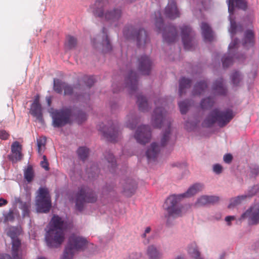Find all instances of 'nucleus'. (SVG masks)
Masks as SVG:
<instances>
[{
	"label": "nucleus",
	"instance_id": "nucleus-10",
	"mask_svg": "<svg viewBox=\"0 0 259 259\" xmlns=\"http://www.w3.org/2000/svg\"><path fill=\"white\" fill-rule=\"evenodd\" d=\"M227 3L228 6V11L230 14L229 18L230 22V28L229 29V31L231 37H233V35L236 33L237 31V26L232 16L234 5H235L236 7L243 10H245L247 6L245 0H227Z\"/></svg>",
	"mask_w": 259,
	"mask_h": 259
},
{
	"label": "nucleus",
	"instance_id": "nucleus-4",
	"mask_svg": "<svg viewBox=\"0 0 259 259\" xmlns=\"http://www.w3.org/2000/svg\"><path fill=\"white\" fill-rule=\"evenodd\" d=\"M108 4L107 0H96L94 4L90 6L88 11L96 17L105 18L112 25L117 26V22L121 16V11L119 9H112L104 12Z\"/></svg>",
	"mask_w": 259,
	"mask_h": 259
},
{
	"label": "nucleus",
	"instance_id": "nucleus-2",
	"mask_svg": "<svg viewBox=\"0 0 259 259\" xmlns=\"http://www.w3.org/2000/svg\"><path fill=\"white\" fill-rule=\"evenodd\" d=\"M69 224L65 219L54 215L46 229L45 239L50 247H58L64 240V230Z\"/></svg>",
	"mask_w": 259,
	"mask_h": 259
},
{
	"label": "nucleus",
	"instance_id": "nucleus-28",
	"mask_svg": "<svg viewBox=\"0 0 259 259\" xmlns=\"http://www.w3.org/2000/svg\"><path fill=\"white\" fill-rule=\"evenodd\" d=\"M213 89L214 92L218 95H225L227 93V89L224 85L223 79L221 78L215 81Z\"/></svg>",
	"mask_w": 259,
	"mask_h": 259
},
{
	"label": "nucleus",
	"instance_id": "nucleus-25",
	"mask_svg": "<svg viewBox=\"0 0 259 259\" xmlns=\"http://www.w3.org/2000/svg\"><path fill=\"white\" fill-rule=\"evenodd\" d=\"M200 27L204 40L208 41L212 40L213 38V34L210 26L205 22H202Z\"/></svg>",
	"mask_w": 259,
	"mask_h": 259
},
{
	"label": "nucleus",
	"instance_id": "nucleus-23",
	"mask_svg": "<svg viewBox=\"0 0 259 259\" xmlns=\"http://www.w3.org/2000/svg\"><path fill=\"white\" fill-rule=\"evenodd\" d=\"M166 16L170 19H175L180 16L179 12L174 2H169L165 9Z\"/></svg>",
	"mask_w": 259,
	"mask_h": 259
},
{
	"label": "nucleus",
	"instance_id": "nucleus-24",
	"mask_svg": "<svg viewBox=\"0 0 259 259\" xmlns=\"http://www.w3.org/2000/svg\"><path fill=\"white\" fill-rule=\"evenodd\" d=\"M218 198L213 196L202 195L198 197L195 203L196 207H200L218 201Z\"/></svg>",
	"mask_w": 259,
	"mask_h": 259
},
{
	"label": "nucleus",
	"instance_id": "nucleus-43",
	"mask_svg": "<svg viewBox=\"0 0 259 259\" xmlns=\"http://www.w3.org/2000/svg\"><path fill=\"white\" fill-rule=\"evenodd\" d=\"M12 154L10 156V159L13 162H16L18 161H20L22 158V155L21 152H12Z\"/></svg>",
	"mask_w": 259,
	"mask_h": 259
},
{
	"label": "nucleus",
	"instance_id": "nucleus-44",
	"mask_svg": "<svg viewBox=\"0 0 259 259\" xmlns=\"http://www.w3.org/2000/svg\"><path fill=\"white\" fill-rule=\"evenodd\" d=\"M179 106L181 112L182 114H185L186 113L188 109L189 103L187 101L180 102L179 103Z\"/></svg>",
	"mask_w": 259,
	"mask_h": 259
},
{
	"label": "nucleus",
	"instance_id": "nucleus-17",
	"mask_svg": "<svg viewBox=\"0 0 259 259\" xmlns=\"http://www.w3.org/2000/svg\"><path fill=\"white\" fill-rule=\"evenodd\" d=\"M54 89L56 92L59 94L62 93L63 90H64L65 95H71L75 92L76 89L75 88L73 89L71 86L62 82L58 79H54Z\"/></svg>",
	"mask_w": 259,
	"mask_h": 259
},
{
	"label": "nucleus",
	"instance_id": "nucleus-37",
	"mask_svg": "<svg viewBox=\"0 0 259 259\" xmlns=\"http://www.w3.org/2000/svg\"><path fill=\"white\" fill-rule=\"evenodd\" d=\"M24 178L28 182H30L33 179L34 172L32 167L31 166H28L25 169L24 172Z\"/></svg>",
	"mask_w": 259,
	"mask_h": 259
},
{
	"label": "nucleus",
	"instance_id": "nucleus-62",
	"mask_svg": "<svg viewBox=\"0 0 259 259\" xmlns=\"http://www.w3.org/2000/svg\"><path fill=\"white\" fill-rule=\"evenodd\" d=\"M176 166L178 167H185L186 166V162H183V163H180L178 162L176 163Z\"/></svg>",
	"mask_w": 259,
	"mask_h": 259
},
{
	"label": "nucleus",
	"instance_id": "nucleus-57",
	"mask_svg": "<svg viewBox=\"0 0 259 259\" xmlns=\"http://www.w3.org/2000/svg\"><path fill=\"white\" fill-rule=\"evenodd\" d=\"M84 80L89 87H91L94 83V79L92 77H85Z\"/></svg>",
	"mask_w": 259,
	"mask_h": 259
},
{
	"label": "nucleus",
	"instance_id": "nucleus-27",
	"mask_svg": "<svg viewBox=\"0 0 259 259\" xmlns=\"http://www.w3.org/2000/svg\"><path fill=\"white\" fill-rule=\"evenodd\" d=\"M126 87L132 91H135L137 87V77L136 73L131 72L126 79Z\"/></svg>",
	"mask_w": 259,
	"mask_h": 259
},
{
	"label": "nucleus",
	"instance_id": "nucleus-14",
	"mask_svg": "<svg viewBox=\"0 0 259 259\" xmlns=\"http://www.w3.org/2000/svg\"><path fill=\"white\" fill-rule=\"evenodd\" d=\"M93 46L98 49H102L103 51L108 52L111 49V45L107 33L103 31L102 36H97L92 40Z\"/></svg>",
	"mask_w": 259,
	"mask_h": 259
},
{
	"label": "nucleus",
	"instance_id": "nucleus-12",
	"mask_svg": "<svg viewBox=\"0 0 259 259\" xmlns=\"http://www.w3.org/2000/svg\"><path fill=\"white\" fill-rule=\"evenodd\" d=\"M246 220L251 225H256L259 223V204L252 205L242 214L239 221Z\"/></svg>",
	"mask_w": 259,
	"mask_h": 259
},
{
	"label": "nucleus",
	"instance_id": "nucleus-41",
	"mask_svg": "<svg viewBox=\"0 0 259 259\" xmlns=\"http://www.w3.org/2000/svg\"><path fill=\"white\" fill-rule=\"evenodd\" d=\"M213 103V100L209 98L204 99L201 102V107L203 109H206L211 107Z\"/></svg>",
	"mask_w": 259,
	"mask_h": 259
},
{
	"label": "nucleus",
	"instance_id": "nucleus-3",
	"mask_svg": "<svg viewBox=\"0 0 259 259\" xmlns=\"http://www.w3.org/2000/svg\"><path fill=\"white\" fill-rule=\"evenodd\" d=\"M85 250L94 252L96 251L97 247L88 238L77 234H72L68 238L61 259H72L75 253Z\"/></svg>",
	"mask_w": 259,
	"mask_h": 259
},
{
	"label": "nucleus",
	"instance_id": "nucleus-29",
	"mask_svg": "<svg viewBox=\"0 0 259 259\" xmlns=\"http://www.w3.org/2000/svg\"><path fill=\"white\" fill-rule=\"evenodd\" d=\"M187 251L188 253L193 258L200 255L198 246L195 242H191L187 246Z\"/></svg>",
	"mask_w": 259,
	"mask_h": 259
},
{
	"label": "nucleus",
	"instance_id": "nucleus-5",
	"mask_svg": "<svg viewBox=\"0 0 259 259\" xmlns=\"http://www.w3.org/2000/svg\"><path fill=\"white\" fill-rule=\"evenodd\" d=\"M21 232V229L18 227H10L6 230L8 236L12 239V258L8 254H5L0 256V259H22L25 255V252L22 250L21 246L20 241L18 238V236Z\"/></svg>",
	"mask_w": 259,
	"mask_h": 259
},
{
	"label": "nucleus",
	"instance_id": "nucleus-8",
	"mask_svg": "<svg viewBox=\"0 0 259 259\" xmlns=\"http://www.w3.org/2000/svg\"><path fill=\"white\" fill-rule=\"evenodd\" d=\"M49 112L53 119V125L54 127H61L70 122L72 115L70 108H65L62 110L51 109Z\"/></svg>",
	"mask_w": 259,
	"mask_h": 259
},
{
	"label": "nucleus",
	"instance_id": "nucleus-52",
	"mask_svg": "<svg viewBox=\"0 0 259 259\" xmlns=\"http://www.w3.org/2000/svg\"><path fill=\"white\" fill-rule=\"evenodd\" d=\"M43 160L40 162V165L46 170H49V164L47 160L46 156L45 155L42 156Z\"/></svg>",
	"mask_w": 259,
	"mask_h": 259
},
{
	"label": "nucleus",
	"instance_id": "nucleus-58",
	"mask_svg": "<svg viewBox=\"0 0 259 259\" xmlns=\"http://www.w3.org/2000/svg\"><path fill=\"white\" fill-rule=\"evenodd\" d=\"M9 137V134L5 131H0V138L2 140H6Z\"/></svg>",
	"mask_w": 259,
	"mask_h": 259
},
{
	"label": "nucleus",
	"instance_id": "nucleus-35",
	"mask_svg": "<svg viewBox=\"0 0 259 259\" xmlns=\"http://www.w3.org/2000/svg\"><path fill=\"white\" fill-rule=\"evenodd\" d=\"M137 188V183L135 181L129 180L124 186V191L129 192L130 194L133 193Z\"/></svg>",
	"mask_w": 259,
	"mask_h": 259
},
{
	"label": "nucleus",
	"instance_id": "nucleus-7",
	"mask_svg": "<svg viewBox=\"0 0 259 259\" xmlns=\"http://www.w3.org/2000/svg\"><path fill=\"white\" fill-rule=\"evenodd\" d=\"M163 207L166 210L165 217L168 220L180 217L183 212V207L178 204V199L175 196L168 197L166 200Z\"/></svg>",
	"mask_w": 259,
	"mask_h": 259
},
{
	"label": "nucleus",
	"instance_id": "nucleus-21",
	"mask_svg": "<svg viewBox=\"0 0 259 259\" xmlns=\"http://www.w3.org/2000/svg\"><path fill=\"white\" fill-rule=\"evenodd\" d=\"M163 37L166 42L170 43L178 39V33L175 27H170L166 28L163 33Z\"/></svg>",
	"mask_w": 259,
	"mask_h": 259
},
{
	"label": "nucleus",
	"instance_id": "nucleus-11",
	"mask_svg": "<svg viewBox=\"0 0 259 259\" xmlns=\"http://www.w3.org/2000/svg\"><path fill=\"white\" fill-rule=\"evenodd\" d=\"M97 195L94 192L82 189L77 194L75 198L76 207L81 210L87 202H94L97 200Z\"/></svg>",
	"mask_w": 259,
	"mask_h": 259
},
{
	"label": "nucleus",
	"instance_id": "nucleus-39",
	"mask_svg": "<svg viewBox=\"0 0 259 259\" xmlns=\"http://www.w3.org/2000/svg\"><path fill=\"white\" fill-rule=\"evenodd\" d=\"M137 103L140 109L142 110H146L148 107V103L146 98L143 96L138 97Z\"/></svg>",
	"mask_w": 259,
	"mask_h": 259
},
{
	"label": "nucleus",
	"instance_id": "nucleus-6",
	"mask_svg": "<svg viewBox=\"0 0 259 259\" xmlns=\"http://www.w3.org/2000/svg\"><path fill=\"white\" fill-rule=\"evenodd\" d=\"M233 116L232 111L230 109L221 111L215 109L211 112L202 124L204 126L209 127L217 122L220 126L222 127L229 123Z\"/></svg>",
	"mask_w": 259,
	"mask_h": 259
},
{
	"label": "nucleus",
	"instance_id": "nucleus-61",
	"mask_svg": "<svg viewBox=\"0 0 259 259\" xmlns=\"http://www.w3.org/2000/svg\"><path fill=\"white\" fill-rule=\"evenodd\" d=\"M7 203V201L3 198H0V207L6 205Z\"/></svg>",
	"mask_w": 259,
	"mask_h": 259
},
{
	"label": "nucleus",
	"instance_id": "nucleus-32",
	"mask_svg": "<svg viewBox=\"0 0 259 259\" xmlns=\"http://www.w3.org/2000/svg\"><path fill=\"white\" fill-rule=\"evenodd\" d=\"M138 45L139 46L145 45L147 41V33L144 29L139 30L137 35Z\"/></svg>",
	"mask_w": 259,
	"mask_h": 259
},
{
	"label": "nucleus",
	"instance_id": "nucleus-9",
	"mask_svg": "<svg viewBox=\"0 0 259 259\" xmlns=\"http://www.w3.org/2000/svg\"><path fill=\"white\" fill-rule=\"evenodd\" d=\"M36 210L39 212H47L51 207V197L46 188H40L36 197Z\"/></svg>",
	"mask_w": 259,
	"mask_h": 259
},
{
	"label": "nucleus",
	"instance_id": "nucleus-40",
	"mask_svg": "<svg viewBox=\"0 0 259 259\" xmlns=\"http://www.w3.org/2000/svg\"><path fill=\"white\" fill-rule=\"evenodd\" d=\"M76 44V39L73 36H68L65 42L66 47L68 49H72L75 46Z\"/></svg>",
	"mask_w": 259,
	"mask_h": 259
},
{
	"label": "nucleus",
	"instance_id": "nucleus-48",
	"mask_svg": "<svg viewBox=\"0 0 259 259\" xmlns=\"http://www.w3.org/2000/svg\"><path fill=\"white\" fill-rule=\"evenodd\" d=\"M30 207V204L28 203H21V209L23 211V215L25 216L28 214L29 212V208Z\"/></svg>",
	"mask_w": 259,
	"mask_h": 259
},
{
	"label": "nucleus",
	"instance_id": "nucleus-38",
	"mask_svg": "<svg viewBox=\"0 0 259 259\" xmlns=\"http://www.w3.org/2000/svg\"><path fill=\"white\" fill-rule=\"evenodd\" d=\"M46 139L45 137H41L37 140V150L39 154H41L44 151Z\"/></svg>",
	"mask_w": 259,
	"mask_h": 259
},
{
	"label": "nucleus",
	"instance_id": "nucleus-51",
	"mask_svg": "<svg viewBox=\"0 0 259 259\" xmlns=\"http://www.w3.org/2000/svg\"><path fill=\"white\" fill-rule=\"evenodd\" d=\"M4 215L5 222L13 221L14 219L13 212L12 211H10L9 212L4 214Z\"/></svg>",
	"mask_w": 259,
	"mask_h": 259
},
{
	"label": "nucleus",
	"instance_id": "nucleus-31",
	"mask_svg": "<svg viewBox=\"0 0 259 259\" xmlns=\"http://www.w3.org/2000/svg\"><path fill=\"white\" fill-rule=\"evenodd\" d=\"M137 123L138 119L134 114H129L126 116L125 125L127 127L133 129Z\"/></svg>",
	"mask_w": 259,
	"mask_h": 259
},
{
	"label": "nucleus",
	"instance_id": "nucleus-30",
	"mask_svg": "<svg viewBox=\"0 0 259 259\" xmlns=\"http://www.w3.org/2000/svg\"><path fill=\"white\" fill-rule=\"evenodd\" d=\"M231 82L234 87H238L242 84L243 76L239 71H235L231 76Z\"/></svg>",
	"mask_w": 259,
	"mask_h": 259
},
{
	"label": "nucleus",
	"instance_id": "nucleus-64",
	"mask_svg": "<svg viewBox=\"0 0 259 259\" xmlns=\"http://www.w3.org/2000/svg\"><path fill=\"white\" fill-rule=\"evenodd\" d=\"M175 259H185V257L182 255H179L177 256Z\"/></svg>",
	"mask_w": 259,
	"mask_h": 259
},
{
	"label": "nucleus",
	"instance_id": "nucleus-54",
	"mask_svg": "<svg viewBox=\"0 0 259 259\" xmlns=\"http://www.w3.org/2000/svg\"><path fill=\"white\" fill-rule=\"evenodd\" d=\"M233 157L231 154H226L224 155L223 160L226 163H230L232 160Z\"/></svg>",
	"mask_w": 259,
	"mask_h": 259
},
{
	"label": "nucleus",
	"instance_id": "nucleus-63",
	"mask_svg": "<svg viewBox=\"0 0 259 259\" xmlns=\"http://www.w3.org/2000/svg\"><path fill=\"white\" fill-rule=\"evenodd\" d=\"M46 100L49 106H50L51 103V99L50 97H46Z\"/></svg>",
	"mask_w": 259,
	"mask_h": 259
},
{
	"label": "nucleus",
	"instance_id": "nucleus-60",
	"mask_svg": "<svg viewBox=\"0 0 259 259\" xmlns=\"http://www.w3.org/2000/svg\"><path fill=\"white\" fill-rule=\"evenodd\" d=\"M151 231V228L148 227H147L144 231V233L142 235V237L144 238H146L147 237V234L149 233Z\"/></svg>",
	"mask_w": 259,
	"mask_h": 259
},
{
	"label": "nucleus",
	"instance_id": "nucleus-18",
	"mask_svg": "<svg viewBox=\"0 0 259 259\" xmlns=\"http://www.w3.org/2000/svg\"><path fill=\"white\" fill-rule=\"evenodd\" d=\"M39 98L38 95L35 97V100L31 106L30 112L39 122L43 123L42 108L41 105L39 103Z\"/></svg>",
	"mask_w": 259,
	"mask_h": 259
},
{
	"label": "nucleus",
	"instance_id": "nucleus-49",
	"mask_svg": "<svg viewBox=\"0 0 259 259\" xmlns=\"http://www.w3.org/2000/svg\"><path fill=\"white\" fill-rule=\"evenodd\" d=\"M21 147L20 145L18 142H15L13 143L11 146L12 152H21Z\"/></svg>",
	"mask_w": 259,
	"mask_h": 259
},
{
	"label": "nucleus",
	"instance_id": "nucleus-1",
	"mask_svg": "<svg viewBox=\"0 0 259 259\" xmlns=\"http://www.w3.org/2000/svg\"><path fill=\"white\" fill-rule=\"evenodd\" d=\"M163 100L160 99L155 102L156 106L152 115L151 123L157 128L163 127V131L160 136V144L156 142L152 143L148 147L146 155L149 161L154 160L162 148L173 145L174 138L172 135L171 120L166 116V112L162 106Z\"/></svg>",
	"mask_w": 259,
	"mask_h": 259
},
{
	"label": "nucleus",
	"instance_id": "nucleus-50",
	"mask_svg": "<svg viewBox=\"0 0 259 259\" xmlns=\"http://www.w3.org/2000/svg\"><path fill=\"white\" fill-rule=\"evenodd\" d=\"M197 124V122L193 121H188L185 124L186 128L188 130H192Z\"/></svg>",
	"mask_w": 259,
	"mask_h": 259
},
{
	"label": "nucleus",
	"instance_id": "nucleus-20",
	"mask_svg": "<svg viewBox=\"0 0 259 259\" xmlns=\"http://www.w3.org/2000/svg\"><path fill=\"white\" fill-rule=\"evenodd\" d=\"M139 69L145 75L149 74L152 68V61L147 56H142L138 61Z\"/></svg>",
	"mask_w": 259,
	"mask_h": 259
},
{
	"label": "nucleus",
	"instance_id": "nucleus-34",
	"mask_svg": "<svg viewBox=\"0 0 259 259\" xmlns=\"http://www.w3.org/2000/svg\"><path fill=\"white\" fill-rule=\"evenodd\" d=\"M206 87L207 85L205 81L198 82L194 87V89L193 92V95H200L204 93V90Z\"/></svg>",
	"mask_w": 259,
	"mask_h": 259
},
{
	"label": "nucleus",
	"instance_id": "nucleus-42",
	"mask_svg": "<svg viewBox=\"0 0 259 259\" xmlns=\"http://www.w3.org/2000/svg\"><path fill=\"white\" fill-rule=\"evenodd\" d=\"M79 158L84 160L88 155L89 150L85 147H80L77 151Z\"/></svg>",
	"mask_w": 259,
	"mask_h": 259
},
{
	"label": "nucleus",
	"instance_id": "nucleus-19",
	"mask_svg": "<svg viewBox=\"0 0 259 259\" xmlns=\"http://www.w3.org/2000/svg\"><path fill=\"white\" fill-rule=\"evenodd\" d=\"M258 186H254L251 189V190L249 191V194L242 195L237 197L231 199L230 201V204L228 205V207L231 208L232 207H234L235 206H236L241 203L242 202L247 200L248 198H250L254 194H255L256 193V191L258 190Z\"/></svg>",
	"mask_w": 259,
	"mask_h": 259
},
{
	"label": "nucleus",
	"instance_id": "nucleus-53",
	"mask_svg": "<svg viewBox=\"0 0 259 259\" xmlns=\"http://www.w3.org/2000/svg\"><path fill=\"white\" fill-rule=\"evenodd\" d=\"M236 219V217L234 215H228L227 216L225 219V221L227 223V225L228 226H231L232 225V221H234Z\"/></svg>",
	"mask_w": 259,
	"mask_h": 259
},
{
	"label": "nucleus",
	"instance_id": "nucleus-13",
	"mask_svg": "<svg viewBox=\"0 0 259 259\" xmlns=\"http://www.w3.org/2000/svg\"><path fill=\"white\" fill-rule=\"evenodd\" d=\"M136 141L141 144L145 145L148 143L151 138V131L149 126L142 125L139 126L134 135Z\"/></svg>",
	"mask_w": 259,
	"mask_h": 259
},
{
	"label": "nucleus",
	"instance_id": "nucleus-45",
	"mask_svg": "<svg viewBox=\"0 0 259 259\" xmlns=\"http://www.w3.org/2000/svg\"><path fill=\"white\" fill-rule=\"evenodd\" d=\"M212 171L215 174L220 175L223 171V167L219 163L214 164L212 165Z\"/></svg>",
	"mask_w": 259,
	"mask_h": 259
},
{
	"label": "nucleus",
	"instance_id": "nucleus-46",
	"mask_svg": "<svg viewBox=\"0 0 259 259\" xmlns=\"http://www.w3.org/2000/svg\"><path fill=\"white\" fill-rule=\"evenodd\" d=\"M233 63V59L230 56H225L223 60V65L224 67H227Z\"/></svg>",
	"mask_w": 259,
	"mask_h": 259
},
{
	"label": "nucleus",
	"instance_id": "nucleus-26",
	"mask_svg": "<svg viewBox=\"0 0 259 259\" xmlns=\"http://www.w3.org/2000/svg\"><path fill=\"white\" fill-rule=\"evenodd\" d=\"M203 188V186L201 184H195L191 186L187 191L186 192L182 194L181 196L183 197H191L197 193L201 191Z\"/></svg>",
	"mask_w": 259,
	"mask_h": 259
},
{
	"label": "nucleus",
	"instance_id": "nucleus-22",
	"mask_svg": "<svg viewBox=\"0 0 259 259\" xmlns=\"http://www.w3.org/2000/svg\"><path fill=\"white\" fill-rule=\"evenodd\" d=\"M147 254L149 259H161L162 256L159 246L155 244L150 245L147 247Z\"/></svg>",
	"mask_w": 259,
	"mask_h": 259
},
{
	"label": "nucleus",
	"instance_id": "nucleus-55",
	"mask_svg": "<svg viewBox=\"0 0 259 259\" xmlns=\"http://www.w3.org/2000/svg\"><path fill=\"white\" fill-rule=\"evenodd\" d=\"M238 44L237 39H233L231 42L229 46V50L230 52H232V50L236 47V46Z\"/></svg>",
	"mask_w": 259,
	"mask_h": 259
},
{
	"label": "nucleus",
	"instance_id": "nucleus-16",
	"mask_svg": "<svg viewBox=\"0 0 259 259\" xmlns=\"http://www.w3.org/2000/svg\"><path fill=\"white\" fill-rule=\"evenodd\" d=\"M100 131L102 133L103 135L108 140L111 142L116 141L120 136V131L118 128L114 125L110 127L100 125L99 127Z\"/></svg>",
	"mask_w": 259,
	"mask_h": 259
},
{
	"label": "nucleus",
	"instance_id": "nucleus-47",
	"mask_svg": "<svg viewBox=\"0 0 259 259\" xmlns=\"http://www.w3.org/2000/svg\"><path fill=\"white\" fill-rule=\"evenodd\" d=\"M87 118V116L85 113L83 112H80L78 113L76 119L79 123H81L85 121Z\"/></svg>",
	"mask_w": 259,
	"mask_h": 259
},
{
	"label": "nucleus",
	"instance_id": "nucleus-15",
	"mask_svg": "<svg viewBox=\"0 0 259 259\" xmlns=\"http://www.w3.org/2000/svg\"><path fill=\"white\" fill-rule=\"evenodd\" d=\"M181 35L184 48L190 50L192 46L193 32L189 25L184 24L180 26Z\"/></svg>",
	"mask_w": 259,
	"mask_h": 259
},
{
	"label": "nucleus",
	"instance_id": "nucleus-56",
	"mask_svg": "<svg viewBox=\"0 0 259 259\" xmlns=\"http://www.w3.org/2000/svg\"><path fill=\"white\" fill-rule=\"evenodd\" d=\"M107 161L111 163L112 166L114 165V157L113 155L111 153H109L107 156H106Z\"/></svg>",
	"mask_w": 259,
	"mask_h": 259
},
{
	"label": "nucleus",
	"instance_id": "nucleus-33",
	"mask_svg": "<svg viewBox=\"0 0 259 259\" xmlns=\"http://www.w3.org/2000/svg\"><path fill=\"white\" fill-rule=\"evenodd\" d=\"M191 81L189 79L186 78H182L180 81L179 94L181 96L183 93L185 92L186 89L190 85Z\"/></svg>",
	"mask_w": 259,
	"mask_h": 259
},
{
	"label": "nucleus",
	"instance_id": "nucleus-59",
	"mask_svg": "<svg viewBox=\"0 0 259 259\" xmlns=\"http://www.w3.org/2000/svg\"><path fill=\"white\" fill-rule=\"evenodd\" d=\"M139 255H138L136 253H132L126 256L124 259H137L139 257Z\"/></svg>",
	"mask_w": 259,
	"mask_h": 259
},
{
	"label": "nucleus",
	"instance_id": "nucleus-36",
	"mask_svg": "<svg viewBox=\"0 0 259 259\" xmlns=\"http://www.w3.org/2000/svg\"><path fill=\"white\" fill-rule=\"evenodd\" d=\"M253 42V34L252 31H247L245 35V39L243 45L247 47L252 46Z\"/></svg>",
	"mask_w": 259,
	"mask_h": 259
}]
</instances>
